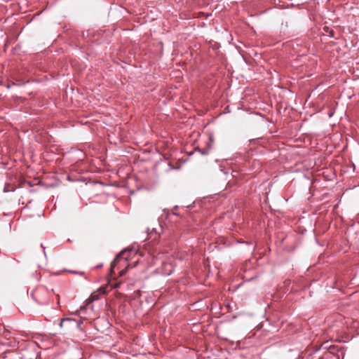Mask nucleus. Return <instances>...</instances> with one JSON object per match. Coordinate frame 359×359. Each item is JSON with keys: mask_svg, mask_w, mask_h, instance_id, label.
I'll list each match as a JSON object with an SVG mask.
<instances>
[{"mask_svg": "<svg viewBox=\"0 0 359 359\" xmlns=\"http://www.w3.org/2000/svg\"><path fill=\"white\" fill-rule=\"evenodd\" d=\"M31 295L33 299L40 305H46L49 302L48 291L43 286L37 287Z\"/></svg>", "mask_w": 359, "mask_h": 359, "instance_id": "f257e3e1", "label": "nucleus"}, {"mask_svg": "<svg viewBox=\"0 0 359 359\" xmlns=\"http://www.w3.org/2000/svg\"><path fill=\"white\" fill-rule=\"evenodd\" d=\"M66 321L70 322V321H72V319H69V318H66V319L63 318V319H61L60 323V327H62V326H63V323H64L65 322H66Z\"/></svg>", "mask_w": 359, "mask_h": 359, "instance_id": "f03ea898", "label": "nucleus"}, {"mask_svg": "<svg viewBox=\"0 0 359 359\" xmlns=\"http://www.w3.org/2000/svg\"><path fill=\"white\" fill-rule=\"evenodd\" d=\"M209 150H210L209 149H198V151L203 155H207L209 153Z\"/></svg>", "mask_w": 359, "mask_h": 359, "instance_id": "7ed1b4c3", "label": "nucleus"}, {"mask_svg": "<svg viewBox=\"0 0 359 359\" xmlns=\"http://www.w3.org/2000/svg\"><path fill=\"white\" fill-rule=\"evenodd\" d=\"M123 251L121 252H120V253H119V254L116 257V258H115V259H114V262H115L116 260L118 259L121 257V256L122 255V254H123Z\"/></svg>", "mask_w": 359, "mask_h": 359, "instance_id": "20e7f679", "label": "nucleus"}]
</instances>
